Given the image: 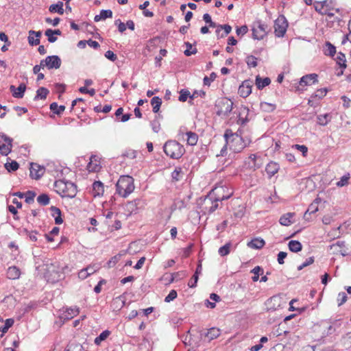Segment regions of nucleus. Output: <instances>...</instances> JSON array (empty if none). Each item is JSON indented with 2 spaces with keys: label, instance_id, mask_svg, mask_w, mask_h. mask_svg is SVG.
Returning <instances> with one entry per match:
<instances>
[{
  "label": "nucleus",
  "instance_id": "nucleus-52",
  "mask_svg": "<svg viewBox=\"0 0 351 351\" xmlns=\"http://www.w3.org/2000/svg\"><path fill=\"white\" fill-rule=\"evenodd\" d=\"M13 324L14 320L12 319H7L5 322L4 326L0 328V331L3 333H5Z\"/></svg>",
  "mask_w": 351,
  "mask_h": 351
},
{
  "label": "nucleus",
  "instance_id": "nucleus-46",
  "mask_svg": "<svg viewBox=\"0 0 351 351\" xmlns=\"http://www.w3.org/2000/svg\"><path fill=\"white\" fill-rule=\"evenodd\" d=\"M4 166H5V168L9 172L15 171L19 167V163L15 160H12L11 162H6Z\"/></svg>",
  "mask_w": 351,
  "mask_h": 351
},
{
  "label": "nucleus",
  "instance_id": "nucleus-11",
  "mask_svg": "<svg viewBox=\"0 0 351 351\" xmlns=\"http://www.w3.org/2000/svg\"><path fill=\"white\" fill-rule=\"evenodd\" d=\"M30 165H31L30 169H29L30 177L32 179H35V180L40 179L45 173V167H42L36 163H31Z\"/></svg>",
  "mask_w": 351,
  "mask_h": 351
},
{
  "label": "nucleus",
  "instance_id": "nucleus-59",
  "mask_svg": "<svg viewBox=\"0 0 351 351\" xmlns=\"http://www.w3.org/2000/svg\"><path fill=\"white\" fill-rule=\"evenodd\" d=\"M177 292L176 290H171L169 293L165 297V302H170L177 298Z\"/></svg>",
  "mask_w": 351,
  "mask_h": 351
},
{
  "label": "nucleus",
  "instance_id": "nucleus-51",
  "mask_svg": "<svg viewBox=\"0 0 351 351\" xmlns=\"http://www.w3.org/2000/svg\"><path fill=\"white\" fill-rule=\"evenodd\" d=\"M180 97H179V101L182 102H184L187 100L188 97L190 98L191 94L190 92L188 90L186 89H182L180 91Z\"/></svg>",
  "mask_w": 351,
  "mask_h": 351
},
{
  "label": "nucleus",
  "instance_id": "nucleus-22",
  "mask_svg": "<svg viewBox=\"0 0 351 351\" xmlns=\"http://www.w3.org/2000/svg\"><path fill=\"white\" fill-rule=\"evenodd\" d=\"M256 85L258 90H262L265 86H268L271 83V80L269 77H266L265 78H261L259 75L256 77Z\"/></svg>",
  "mask_w": 351,
  "mask_h": 351
},
{
  "label": "nucleus",
  "instance_id": "nucleus-30",
  "mask_svg": "<svg viewBox=\"0 0 351 351\" xmlns=\"http://www.w3.org/2000/svg\"><path fill=\"white\" fill-rule=\"evenodd\" d=\"M186 135L187 136L186 142L188 145L193 146L197 144L198 136L196 133L190 131L187 132Z\"/></svg>",
  "mask_w": 351,
  "mask_h": 351
},
{
  "label": "nucleus",
  "instance_id": "nucleus-19",
  "mask_svg": "<svg viewBox=\"0 0 351 351\" xmlns=\"http://www.w3.org/2000/svg\"><path fill=\"white\" fill-rule=\"evenodd\" d=\"M280 166L277 162H269L265 168V171L268 174L269 177L274 176L279 170Z\"/></svg>",
  "mask_w": 351,
  "mask_h": 351
},
{
  "label": "nucleus",
  "instance_id": "nucleus-4",
  "mask_svg": "<svg viewBox=\"0 0 351 351\" xmlns=\"http://www.w3.org/2000/svg\"><path fill=\"white\" fill-rule=\"evenodd\" d=\"M226 143L229 144L230 149L234 152H240L246 146V143L243 138L236 134H233L231 130H227L224 134Z\"/></svg>",
  "mask_w": 351,
  "mask_h": 351
},
{
  "label": "nucleus",
  "instance_id": "nucleus-6",
  "mask_svg": "<svg viewBox=\"0 0 351 351\" xmlns=\"http://www.w3.org/2000/svg\"><path fill=\"white\" fill-rule=\"evenodd\" d=\"M233 102L223 97L217 101L215 108H217L216 114L219 117H228L232 110Z\"/></svg>",
  "mask_w": 351,
  "mask_h": 351
},
{
  "label": "nucleus",
  "instance_id": "nucleus-48",
  "mask_svg": "<svg viewBox=\"0 0 351 351\" xmlns=\"http://www.w3.org/2000/svg\"><path fill=\"white\" fill-rule=\"evenodd\" d=\"M230 247H231V243H227L223 246L219 247V251H218L219 254L221 256H224L228 255L230 253Z\"/></svg>",
  "mask_w": 351,
  "mask_h": 351
},
{
  "label": "nucleus",
  "instance_id": "nucleus-24",
  "mask_svg": "<svg viewBox=\"0 0 351 351\" xmlns=\"http://www.w3.org/2000/svg\"><path fill=\"white\" fill-rule=\"evenodd\" d=\"M327 91L328 90L326 88H320L317 90L316 92L311 96L308 104L312 106L313 104H311V103L314 101L315 99H322L326 95Z\"/></svg>",
  "mask_w": 351,
  "mask_h": 351
},
{
  "label": "nucleus",
  "instance_id": "nucleus-34",
  "mask_svg": "<svg viewBox=\"0 0 351 351\" xmlns=\"http://www.w3.org/2000/svg\"><path fill=\"white\" fill-rule=\"evenodd\" d=\"M50 110L57 115H60L65 110V106L63 105L58 106L56 102L50 104Z\"/></svg>",
  "mask_w": 351,
  "mask_h": 351
},
{
  "label": "nucleus",
  "instance_id": "nucleus-10",
  "mask_svg": "<svg viewBox=\"0 0 351 351\" xmlns=\"http://www.w3.org/2000/svg\"><path fill=\"white\" fill-rule=\"evenodd\" d=\"M245 163L247 168L254 171L260 168L262 165L261 158L256 154H251L245 161Z\"/></svg>",
  "mask_w": 351,
  "mask_h": 351
},
{
  "label": "nucleus",
  "instance_id": "nucleus-18",
  "mask_svg": "<svg viewBox=\"0 0 351 351\" xmlns=\"http://www.w3.org/2000/svg\"><path fill=\"white\" fill-rule=\"evenodd\" d=\"M79 313L80 309L76 306L66 308V310L62 313L61 317L64 320L71 319L74 317L77 316Z\"/></svg>",
  "mask_w": 351,
  "mask_h": 351
},
{
  "label": "nucleus",
  "instance_id": "nucleus-54",
  "mask_svg": "<svg viewBox=\"0 0 351 351\" xmlns=\"http://www.w3.org/2000/svg\"><path fill=\"white\" fill-rule=\"evenodd\" d=\"M25 202L27 204L33 203L34 201V197L36 196V193L34 191H28L25 194Z\"/></svg>",
  "mask_w": 351,
  "mask_h": 351
},
{
  "label": "nucleus",
  "instance_id": "nucleus-60",
  "mask_svg": "<svg viewBox=\"0 0 351 351\" xmlns=\"http://www.w3.org/2000/svg\"><path fill=\"white\" fill-rule=\"evenodd\" d=\"M348 297L345 292H341L338 294L337 301L338 305L341 306L347 301Z\"/></svg>",
  "mask_w": 351,
  "mask_h": 351
},
{
  "label": "nucleus",
  "instance_id": "nucleus-17",
  "mask_svg": "<svg viewBox=\"0 0 351 351\" xmlns=\"http://www.w3.org/2000/svg\"><path fill=\"white\" fill-rule=\"evenodd\" d=\"M125 303V297L119 295L112 300L110 306L113 311H119L124 306Z\"/></svg>",
  "mask_w": 351,
  "mask_h": 351
},
{
  "label": "nucleus",
  "instance_id": "nucleus-61",
  "mask_svg": "<svg viewBox=\"0 0 351 351\" xmlns=\"http://www.w3.org/2000/svg\"><path fill=\"white\" fill-rule=\"evenodd\" d=\"M112 16V12L110 10H102L100 12V17L103 20L106 19L107 18H111Z\"/></svg>",
  "mask_w": 351,
  "mask_h": 351
},
{
  "label": "nucleus",
  "instance_id": "nucleus-36",
  "mask_svg": "<svg viewBox=\"0 0 351 351\" xmlns=\"http://www.w3.org/2000/svg\"><path fill=\"white\" fill-rule=\"evenodd\" d=\"M331 116L330 114H320L317 116V123L321 125H326L330 121Z\"/></svg>",
  "mask_w": 351,
  "mask_h": 351
},
{
  "label": "nucleus",
  "instance_id": "nucleus-37",
  "mask_svg": "<svg viewBox=\"0 0 351 351\" xmlns=\"http://www.w3.org/2000/svg\"><path fill=\"white\" fill-rule=\"evenodd\" d=\"M186 276V273L185 271H180L178 272H174L171 274V278L169 280V283H172L174 281H177L181 280Z\"/></svg>",
  "mask_w": 351,
  "mask_h": 351
},
{
  "label": "nucleus",
  "instance_id": "nucleus-39",
  "mask_svg": "<svg viewBox=\"0 0 351 351\" xmlns=\"http://www.w3.org/2000/svg\"><path fill=\"white\" fill-rule=\"evenodd\" d=\"M260 106H261V109L263 111L267 112H273L276 108V106L275 104L267 103V102H261Z\"/></svg>",
  "mask_w": 351,
  "mask_h": 351
},
{
  "label": "nucleus",
  "instance_id": "nucleus-43",
  "mask_svg": "<svg viewBox=\"0 0 351 351\" xmlns=\"http://www.w3.org/2000/svg\"><path fill=\"white\" fill-rule=\"evenodd\" d=\"M37 202L42 206H47L49 204L50 198L46 193H43L37 197Z\"/></svg>",
  "mask_w": 351,
  "mask_h": 351
},
{
  "label": "nucleus",
  "instance_id": "nucleus-31",
  "mask_svg": "<svg viewBox=\"0 0 351 351\" xmlns=\"http://www.w3.org/2000/svg\"><path fill=\"white\" fill-rule=\"evenodd\" d=\"M49 10L50 12H58L59 14H64L63 3L58 1L56 4H52L49 6Z\"/></svg>",
  "mask_w": 351,
  "mask_h": 351
},
{
  "label": "nucleus",
  "instance_id": "nucleus-53",
  "mask_svg": "<svg viewBox=\"0 0 351 351\" xmlns=\"http://www.w3.org/2000/svg\"><path fill=\"white\" fill-rule=\"evenodd\" d=\"M219 28L224 30V34H221L220 38H224L232 31V27L228 24L219 25Z\"/></svg>",
  "mask_w": 351,
  "mask_h": 351
},
{
  "label": "nucleus",
  "instance_id": "nucleus-55",
  "mask_svg": "<svg viewBox=\"0 0 351 351\" xmlns=\"http://www.w3.org/2000/svg\"><path fill=\"white\" fill-rule=\"evenodd\" d=\"M350 179V174L347 173L341 177V180L337 182V186L339 187H342L348 184V180Z\"/></svg>",
  "mask_w": 351,
  "mask_h": 351
},
{
  "label": "nucleus",
  "instance_id": "nucleus-41",
  "mask_svg": "<svg viewBox=\"0 0 351 351\" xmlns=\"http://www.w3.org/2000/svg\"><path fill=\"white\" fill-rule=\"evenodd\" d=\"M182 175L183 173L182 168L177 167L171 173L172 180L174 181H179L182 178Z\"/></svg>",
  "mask_w": 351,
  "mask_h": 351
},
{
  "label": "nucleus",
  "instance_id": "nucleus-3",
  "mask_svg": "<svg viewBox=\"0 0 351 351\" xmlns=\"http://www.w3.org/2000/svg\"><path fill=\"white\" fill-rule=\"evenodd\" d=\"M163 150L168 156L173 159L180 158L185 152L183 145L172 140L165 143Z\"/></svg>",
  "mask_w": 351,
  "mask_h": 351
},
{
  "label": "nucleus",
  "instance_id": "nucleus-16",
  "mask_svg": "<svg viewBox=\"0 0 351 351\" xmlns=\"http://www.w3.org/2000/svg\"><path fill=\"white\" fill-rule=\"evenodd\" d=\"M10 90L12 93V96L14 97L21 99L24 96L26 86L23 83L21 84L18 88H16L14 85H11L10 86Z\"/></svg>",
  "mask_w": 351,
  "mask_h": 351
},
{
  "label": "nucleus",
  "instance_id": "nucleus-33",
  "mask_svg": "<svg viewBox=\"0 0 351 351\" xmlns=\"http://www.w3.org/2000/svg\"><path fill=\"white\" fill-rule=\"evenodd\" d=\"M289 249L293 252H298L302 250V245L298 241L292 240L289 242Z\"/></svg>",
  "mask_w": 351,
  "mask_h": 351
},
{
  "label": "nucleus",
  "instance_id": "nucleus-58",
  "mask_svg": "<svg viewBox=\"0 0 351 351\" xmlns=\"http://www.w3.org/2000/svg\"><path fill=\"white\" fill-rule=\"evenodd\" d=\"M217 77V74L213 72L210 74V77L205 76L204 78V84L206 86H210V82L214 81Z\"/></svg>",
  "mask_w": 351,
  "mask_h": 351
},
{
  "label": "nucleus",
  "instance_id": "nucleus-5",
  "mask_svg": "<svg viewBox=\"0 0 351 351\" xmlns=\"http://www.w3.org/2000/svg\"><path fill=\"white\" fill-rule=\"evenodd\" d=\"M224 191L225 188L223 186L216 187L212 191V193L215 195V197L213 200H212V197L210 198L212 201V206L209 208L210 213H213L218 208V202L228 199L232 195V192L224 195Z\"/></svg>",
  "mask_w": 351,
  "mask_h": 351
},
{
  "label": "nucleus",
  "instance_id": "nucleus-57",
  "mask_svg": "<svg viewBox=\"0 0 351 351\" xmlns=\"http://www.w3.org/2000/svg\"><path fill=\"white\" fill-rule=\"evenodd\" d=\"M45 34L48 38V41L51 43H55L57 40V37L54 36L53 32H52L51 29H47Z\"/></svg>",
  "mask_w": 351,
  "mask_h": 351
},
{
  "label": "nucleus",
  "instance_id": "nucleus-44",
  "mask_svg": "<svg viewBox=\"0 0 351 351\" xmlns=\"http://www.w3.org/2000/svg\"><path fill=\"white\" fill-rule=\"evenodd\" d=\"M184 45L186 47V49L184 51L185 56H190L197 53V49H193V45L191 43H190L189 42H185Z\"/></svg>",
  "mask_w": 351,
  "mask_h": 351
},
{
  "label": "nucleus",
  "instance_id": "nucleus-15",
  "mask_svg": "<svg viewBox=\"0 0 351 351\" xmlns=\"http://www.w3.org/2000/svg\"><path fill=\"white\" fill-rule=\"evenodd\" d=\"M318 75L315 73L308 74L301 77L300 80V86H310L318 82Z\"/></svg>",
  "mask_w": 351,
  "mask_h": 351
},
{
  "label": "nucleus",
  "instance_id": "nucleus-2",
  "mask_svg": "<svg viewBox=\"0 0 351 351\" xmlns=\"http://www.w3.org/2000/svg\"><path fill=\"white\" fill-rule=\"evenodd\" d=\"M117 193L123 197H127L134 190V179L129 176H122L116 184Z\"/></svg>",
  "mask_w": 351,
  "mask_h": 351
},
{
  "label": "nucleus",
  "instance_id": "nucleus-9",
  "mask_svg": "<svg viewBox=\"0 0 351 351\" xmlns=\"http://www.w3.org/2000/svg\"><path fill=\"white\" fill-rule=\"evenodd\" d=\"M12 139L4 134H0V154L8 156L12 151Z\"/></svg>",
  "mask_w": 351,
  "mask_h": 351
},
{
  "label": "nucleus",
  "instance_id": "nucleus-50",
  "mask_svg": "<svg viewBox=\"0 0 351 351\" xmlns=\"http://www.w3.org/2000/svg\"><path fill=\"white\" fill-rule=\"evenodd\" d=\"M337 62L340 66L341 68L345 69L346 68V56L342 53H339L337 58Z\"/></svg>",
  "mask_w": 351,
  "mask_h": 351
},
{
  "label": "nucleus",
  "instance_id": "nucleus-29",
  "mask_svg": "<svg viewBox=\"0 0 351 351\" xmlns=\"http://www.w3.org/2000/svg\"><path fill=\"white\" fill-rule=\"evenodd\" d=\"M221 334V330L218 328H210L206 334V337L208 338V341H211L214 339L217 338Z\"/></svg>",
  "mask_w": 351,
  "mask_h": 351
},
{
  "label": "nucleus",
  "instance_id": "nucleus-35",
  "mask_svg": "<svg viewBox=\"0 0 351 351\" xmlns=\"http://www.w3.org/2000/svg\"><path fill=\"white\" fill-rule=\"evenodd\" d=\"M151 104L153 106V112L154 113H157L159 111L160 108L161 106L162 99L159 97H154L151 99Z\"/></svg>",
  "mask_w": 351,
  "mask_h": 351
},
{
  "label": "nucleus",
  "instance_id": "nucleus-12",
  "mask_svg": "<svg viewBox=\"0 0 351 351\" xmlns=\"http://www.w3.org/2000/svg\"><path fill=\"white\" fill-rule=\"evenodd\" d=\"M46 67L48 69H58L61 66V59L58 56H49L46 58Z\"/></svg>",
  "mask_w": 351,
  "mask_h": 351
},
{
  "label": "nucleus",
  "instance_id": "nucleus-27",
  "mask_svg": "<svg viewBox=\"0 0 351 351\" xmlns=\"http://www.w3.org/2000/svg\"><path fill=\"white\" fill-rule=\"evenodd\" d=\"M21 271L19 269L15 266L10 267L7 271V276L10 279H17L20 277Z\"/></svg>",
  "mask_w": 351,
  "mask_h": 351
},
{
  "label": "nucleus",
  "instance_id": "nucleus-38",
  "mask_svg": "<svg viewBox=\"0 0 351 351\" xmlns=\"http://www.w3.org/2000/svg\"><path fill=\"white\" fill-rule=\"evenodd\" d=\"M0 40L5 42V44L2 46L1 50L3 52L8 51V47L11 45V42L9 40L8 36L4 32H0Z\"/></svg>",
  "mask_w": 351,
  "mask_h": 351
},
{
  "label": "nucleus",
  "instance_id": "nucleus-32",
  "mask_svg": "<svg viewBox=\"0 0 351 351\" xmlns=\"http://www.w3.org/2000/svg\"><path fill=\"white\" fill-rule=\"evenodd\" d=\"M318 199H316L312 204H311L304 215L305 219H308V215L315 213L318 210Z\"/></svg>",
  "mask_w": 351,
  "mask_h": 351
},
{
  "label": "nucleus",
  "instance_id": "nucleus-25",
  "mask_svg": "<svg viewBox=\"0 0 351 351\" xmlns=\"http://www.w3.org/2000/svg\"><path fill=\"white\" fill-rule=\"evenodd\" d=\"M265 243L263 239L255 238L247 243V246L252 249H261Z\"/></svg>",
  "mask_w": 351,
  "mask_h": 351
},
{
  "label": "nucleus",
  "instance_id": "nucleus-8",
  "mask_svg": "<svg viewBox=\"0 0 351 351\" xmlns=\"http://www.w3.org/2000/svg\"><path fill=\"white\" fill-rule=\"evenodd\" d=\"M267 25L261 23L260 21L254 23L252 27V37L254 39L261 40L267 34Z\"/></svg>",
  "mask_w": 351,
  "mask_h": 351
},
{
  "label": "nucleus",
  "instance_id": "nucleus-26",
  "mask_svg": "<svg viewBox=\"0 0 351 351\" xmlns=\"http://www.w3.org/2000/svg\"><path fill=\"white\" fill-rule=\"evenodd\" d=\"M201 272H202V263H201V261H199V264L196 268L195 272L193 274V276H192V279L194 280V282H189V283H188V286L189 287L194 288L197 286V282L199 279V274H201Z\"/></svg>",
  "mask_w": 351,
  "mask_h": 351
},
{
  "label": "nucleus",
  "instance_id": "nucleus-45",
  "mask_svg": "<svg viewBox=\"0 0 351 351\" xmlns=\"http://www.w3.org/2000/svg\"><path fill=\"white\" fill-rule=\"evenodd\" d=\"M251 272L254 274V276L252 278V280L254 282H256L259 279V275L263 274V269L260 266H256L254 269H252Z\"/></svg>",
  "mask_w": 351,
  "mask_h": 351
},
{
  "label": "nucleus",
  "instance_id": "nucleus-40",
  "mask_svg": "<svg viewBox=\"0 0 351 351\" xmlns=\"http://www.w3.org/2000/svg\"><path fill=\"white\" fill-rule=\"evenodd\" d=\"M110 334V332L108 330L103 331L98 337H97L95 339V341H94L96 345H99L101 341L106 340Z\"/></svg>",
  "mask_w": 351,
  "mask_h": 351
},
{
  "label": "nucleus",
  "instance_id": "nucleus-14",
  "mask_svg": "<svg viewBox=\"0 0 351 351\" xmlns=\"http://www.w3.org/2000/svg\"><path fill=\"white\" fill-rule=\"evenodd\" d=\"M330 248L331 250H333V253H339L343 256L348 254V250L346 247L344 241H338L337 243L331 245Z\"/></svg>",
  "mask_w": 351,
  "mask_h": 351
},
{
  "label": "nucleus",
  "instance_id": "nucleus-13",
  "mask_svg": "<svg viewBox=\"0 0 351 351\" xmlns=\"http://www.w3.org/2000/svg\"><path fill=\"white\" fill-rule=\"evenodd\" d=\"M252 82L250 80H245L239 87L238 93L239 95L243 98L248 97L252 93Z\"/></svg>",
  "mask_w": 351,
  "mask_h": 351
},
{
  "label": "nucleus",
  "instance_id": "nucleus-62",
  "mask_svg": "<svg viewBox=\"0 0 351 351\" xmlns=\"http://www.w3.org/2000/svg\"><path fill=\"white\" fill-rule=\"evenodd\" d=\"M343 343L346 347H351V332L347 333L343 337Z\"/></svg>",
  "mask_w": 351,
  "mask_h": 351
},
{
  "label": "nucleus",
  "instance_id": "nucleus-64",
  "mask_svg": "<svg viewBox=\"0 0 351 351\" xmlns=\"http://www.w3.org/2000/svg\"><path fill=\"white\" fill-rule=\"evenodd\" d=\"M114 24L118 26V29L121 33H123L126 29V24L121 22L120 19L114 21Z\"/></svg>",
  "mask_w": 351,
  "mask_h": 351
},
{
  "label": "nucleus",
  "instance_id": "nucleus-21",
  "mask_svg": "<svg viewBox=\"0 0 351 351\" xmlns=\"http://www.w3.org/2000/svg\"><path fill=\"white\" fill-rule=\"evenodd\" d=\"M104 192V184L100 181H95L93 184V196L102 195Z\"/></svg>",
  "mask_w": 351,
  "mask_h": 351
},
{
  "label": "nucleus",
  "instance_id": "nucleus-63",
  "mask_svg": "<svg viewBox=\"0 0 351 351\" xmlns=\"http://www.w3.org/2000/svg\"><path fill=\"white\" fill-rule=\"evenodd\" d=\"M313 262H314V257H313V256L309 257L308 259H306V261L304 263H303L302 265H300V266L298 267V270H299V271L302 270L303 268L313 263Z\"/></svg>",
  "mask_w": 351,
  "mask_h": 351
},
{
  "label": "nucleus",
  "instance_id": "nucleus-7",
  "mask_svg": "<svg viewBox=\"0 0 351 351\" xmlns=\"http://www.w3.org/2000/svg\"><path fill=\"white\" fill-rule=\"evenodd\" d=\"M274 33L278 37H283L288 27V21L284 15H280L274 21Z\"/></svg>",
  "mask_w": 351,
  "mask_h": 351
},
{
  "label": "nucleus",
  "instance_id": "nucleus-42",
  "mask_svg": "<svg viewBox=\"0 0 351 351\" xmlns=\"http://www.w3.org/2000/svg\"><path fill=\"white\" fill-rule=\"evenodd\" d=\"M49 94V90L47 88L45 87L39 88L36 91V95L34 99H46L47 95Z\"/></svg>",
  "mask_w": 351,
  "mask_h": 351
},
{
  "label": "nucleus",
  "instance_id": "nucleus-28",
  "mask_svg": "<svg viewBox=\"0 0 351 351\" xmlns=\"http://www.w3.org/2000/svg\"><path fill=\"white\" fill-rule=\"evenodd\" d=\"M249 112V109L247 107H242L241 108V111L239 114L238 123L241 125H245L248 119L247 118V115Z\"/></svg>",
  "mask_w": 351,
  "mask_h": 351
},
{
  "label": "nucleus",
  "instance_id": "nucleus-20",
  "mask_svg": "<svg viewBox=\"0 0 351 351\" xmlns=\"http://www.w3.org/2000/svg\"><path fill=\"white\" fill-rule=\"evenodd\" d=\"M295 216L294 213H287L284 215H282L280 219L279 223L282 226H288L293 223V221L291 220V219Z\"/></svg>",
  "mask_w": 351,
  "mask_h": 351
},
{
  "label": "nucleus",
  "instance_id": "nucleus-47",
  "mask_svg": "<svg viewBox=\"0 0 351 351\" xmlns=\"http://www.w3.org/2000/svg\"><path fill=\"white\" fill-rule=\"evenodd\" d=\"M245 62L249 67L254 68L257 66V58L252 55L247 56Z\"/></svg>",
  "mask_w": 351,
  "mask_h": 351
},
{
  "label": "nucleus",
  "instance_id": "nucleus-1",
  "mask_svg": "<svg viewBox=\"0 0 351 351\" xmlns=\"http://www.w3.org/2000/svg\"><path fill=\"white\" fill-rule=\"evenodd\" d=\"M54 187L56 191L62 197L73 198L77 194V186L69 181H56Z\"/></svg>",
  "mask_w": 351,
  "mask_h": 351
},
{
  "label": "nucleus",
  "instance_id": "nucleus-56",
  "mask_svg": "<svg viewBox=\"0 0 351 351\" xmlns=\"http://www.w3.org/2000/svg\"><path fill=\"white\" fill-rule=\"evenodd\" d=\"M23 232L29 237L32 241H36L38 240V232L36 231H29L27 229H24Z\"/></svg>",
  "mask_w": 351,
  "mask_h": 351
},
{
  "label": "nucleus",
  "instance_id": "nucleus-49",
  "mask_svg": "<svg viewBox=\"0 0 351 351\" xmlns=\"http://www.w3.org/2000/svg\"><path fill=\"white\" fill-rule=\"evenodd\" d=\"M326 46L327 48L325 51V54L326 56H334L336 53L335 47L329 42L326 43Z\"/></svg>",
  "mask_w": 351,
  "mask_h": 351
},
{
  "label": "nucleus",
  "instance_id": "nucleus-23",
  "mask_svg": "<svg viewBox=\"0 0 351 351\" xmlns=\"http://www.w3.org/2000/svg\"><path fill=\"white\" fill-rule=\"evenodd\" d=\"M50 210L51 212V215L54 217L55 223L56 224H61L63 222V220L61 217V210L60 208L56 207V206H51Z\"/></svg>",
  "mask_w": 351,
  "mask_h": 351
}]
</instances>
